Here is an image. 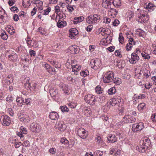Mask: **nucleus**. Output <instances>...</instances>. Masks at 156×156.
I'll list each match as a JSON object with an SVG mask.
<instances>
[{
  "mask_svg": "<svg viewBox=\"0 0 156 156\" xmlns=\"http://www.w3.org/2000/svg\"><path fill=\"white\" fill-rule=\"evenodd\" d=\"M121 98L119 96H115L114 98H112L111 101L108 103V105L103 107V109L106 108L105 111H107L110 108L109 105H111L112 106H114L116 105L119 104L121 102Z\"/></svg>",
  "mask_w": 156,
  "mask_h": 156,
  "instance_id": "nucleus-1",
  "label": "nucleus"
},
{
  "mask_svg": "<svg viewBox=\"0 0 156 156\" xmlns=\"http://www.w3.org/2000/svg\"><path fill=\"white\" fill-rule=\"evenodd\" d=\"M65 17L64 14H61L60 13L58 16H56V20L57 21V26L58 27L62 28L66 25V22L63 20Z\"/></svg>",
  "mask_w": 156,
  "mask_h": 156,
  "instance_id": "nucleus-2",
  "label": "nucleus"
},
{
  "mask_svg": "<svg viewBox=\"0 0 156 156\" xmlns=\"http://www.w3.org/2000/svg\"><path fill=\"white\" fill-rule=\"evenodd\" d=\"M113 77V73L111 71H109L104 74L103 78V81L105 83H110L112 81Z\"/></svg>",
  "mask_w": 156,
  "mask_h": 156,
  "instance_id": "nucleus-3",
  "label": "nucleus"
},
{
  "mask_svg": "<svg viewBox=\"0 0 156 156\" xmlns=\"http://www.w3.org/2000/svg\"><path fill=\"white\" fill-rule=\"evenodd\" d=\"M100 18L99 16L97 15H90L86 19L87 22L90 24H95Z\"/></svg>",
  "mask_w": 156,
  "mask_h": 156,
  "instance_id": "nucleus-4",
  "label": "nucleus"
},
{
  "mask_svg": "<svg viewBox=\"0 0 156 156\" xmlns=\"http://www.w3.org/2000/svg\"><path fill=\"white\" fill-rule=\"evenodd\" d=\"M90 65L91 68L96 69L99 68L101 66V61L98 58H95L91 60Z\"/></svg>",
  "mask_w": 156,
  "mask_h": 156,
  "instance_id": "nucleus-5",
  "label": "nucleus"
},
{
  "mask_svg": "<svg viewBox=\"0 0 156 156\" xmlns=\"http://www.w3.org/2000/svg\"><path fill=\"white\" fill-rule=\"evenodd\" d=\"M0 121L2 125L4 126H9L11 123L10 118L6 115H3L1 116Z\"/></svg>",
  "mask_w": 156,
  "mask_h": 156,
  "instance_id": "nucleus-6",
  "label": "nucleus"
},
{
  "mask_svg": "<svg viewBox=\"0 0 156 156\" xmlns=\"http://www.w3.org/2000/svg\"><path fill=\"white\" fill-rule=\"evenodd\" d=\"M140 15L139 16L138 21L141 23H145L149 19V17L144 10H140Z\"/></svg>",
  "mask_w": 156,
  "mask_h": 156,
  "instance_id": "nucleus-7",
  "label": "nucleus"
},
{
  "mask_svg": "<svg viewBox=\"0 0 156 156\" xmlns=\"http://www.w3.org/2000/svg\"><path fill=\"white\" fill-rule=\"evenodd\" d=\"M78 135L83 139H85L88 136V133L84 128H80L77 130Z\"/></svg>",
  "mask_w": 156,
  "mask_h": 156,
  "instance_id": "nucleus-8",
  "label": "nucleus"
},
{
  "mask_svg": "<svg viewBox=\"0 0 156 156\" xmlns=\"http://www.w3.org/2000/svg\"><path fill=\"white\" fill-rule=\"evenodd\" d=\"M41 129L40 126L37 123L34 122L30 125V129L34 133H38L40 131Z\"/></svg>",
  "mask_w": 156,
  "mask_h": 156,
  "instance_id": "nucleus-9",
  "label": "nucleus"
},
{
  "mask_svg": "<svg viewBox=\"0 0 156 156\" xmlns=\"http://www.w3.org/2000/svg\"><path fill=\"white\" fill-rule=\"evenodd\" d=\"M84 99L86 103L90 105H93L95 104V97L91 94H89L85 96Z\"/></svg>",
  "mask_w": 156,
  "mask_h": 156,
  "instance_id": "nucleus-10",
  "label": "nucleus"
},
{
  "mask_svg": "<svg viewBox=\"0 0 156 156\" xmlns=\"http://www.w3.org/2000/svg\"><path fill=\"white\" fill-rule=\"evenodd\" d=\"M144 128V123L140 122L138 123L133 124L132 126V129L134 132H137L141 130Z\"/></svg>",
  "mask_w": 156,
  "mask_h": 156,
  "instance_id": "nucleus-11",
  "label": "nucleus"
},
{
  "mask_svg": "<svg viewBox=\"0 0 156 156\" xmlns=\"http://www.w3.org/2000/svg\"><path fill=\"white\" fill-rule=\"evenodd\" d=\"M55 128L61 132H63L66 129V126L63 121H58L56 123Z\"/></svg>",
  "mask_w": 156,
  "mask_h": 156,
  "instance_id": "nucleus-12",
  "label": "nucleus"
},
{
  "mask_svg": "<svg viewBox=\"0 0 156 156\" xmlns=\"http://www.w3.org/2000/svg\"><path fill=\"white\" fill-rule=\"evenodd\" d=\"M140 144L141 146H143L142 145H144V148L145 149V148H147L149 147L151 144V142H150V140L148 139L147 137H145L143 139L140 141Z\"/></svg>",
  "mask_w": 156,
  "mask_h": 156,
  "instance_id": "nucleus-13",
  "label": "nucleus"
},
{
  "mask_svg": "<svg viewBox=\"0 0 156 156\" xmlns=\"http://www.w3.org/2000/svg\"><path fill=\"white\" fill-rule=\"evenodd\" d=\"M140 58L138 56L136 53H133L131 55V58L129 60L131 64L136 63Z\"/></svg>",
  "mask_w": 156,
  "mask_h": 156,
  "instance_id": "nucleus-14",
  "label": "nucleus"
},
{
  "mask_svg": "<svg viewBox=\"0 0 156 156\" xmlns=\"http://www.w3.org/2000/svg\"><path fill=\"white\" fill-rule=\"evenodd\" d=\"M67 51L69 53L72 54L77 53L79 51L77 47L75 45L70 46Z\"/></svg>",
  "mask_w": 156,
  "mask_h": 156,
  "instance_id": "nucleus-15",
  "label": "nucleus"
},
{
  "mask_svg": "<svg viewBox=\"0 0 156 156\" xmlns=\"http://www.w3.org/2000/svg\"><path fill=\"white\" fill-rule=\"evenodd\" d=\"M26 41L28 45L30 47L34 48L37 47L38 45L37 42L34 40H32L30 38L28 37L26 39Z\"/></svg>",
  "mask_w": 156,
  "mask_h": 156,
  "instance_id": "nucleus-16",
  "label": "nucleus"
},
{
  "mask_svg": "<svg viewBox=\"0 0 156 156\" xmlns=\"http://www.w3.org/2000/svg\"><path fill=\"white\" fill-rule=\"evenodd\" d=\"M112 38L110 36L107 37L106 38H103L101 39L100 43L101 44L104 45H106L109 44L111 42Z\"/></svg>",
  "mask_w": 156,
  "mask_h": 156,
  "instance_id": "nucleus-17",
  "label": "nucleus"
},
{
  "mask_svg": "<svg viewBox=\"0 0 156 156\" xmlns=\"http://www.w3.org/2000/svg\"><path fill=\"white\" fill-rule=\"evenodd\" d=\"M69 31L70 34L69 37L71 39L74 38L75 36L77 35L78 33V30L76 28H71L70 29Z\"/></svg>",
  "mask_w": 156,
  "mask_h": 156,
  "instance_id": "nucleus-18",
  "label": "nucleus"
},
{
  "mask_svg": "<svg viewBox=\"0 0 156 156\" xmlns=\"http://www.w3.org/2000/svg\"><path fill=\"white\" fill-rule=\"evenodd\" d=\"M20 121L24 123H27L30 121V118L29 116L25 114L21 115L20 118Z\"/></svg>",
  "mask_w": 156,
  "mask_h": 156,
  "instance_id": "nucleus-19",
  "label": "nucleus"
},
{
  "mask_svg": "<svg viewBox=\"0 0 156 156\" xmlns=\"http://www.w3.org/2000/svg\"><path fill=\"white\" fill-rule=\"evenodd\" d=\"M83 112L84 115L87 116H88L92 114L91 109L89 107H84L83 109Z\"/></svg>",
  "mask_w": 156,
  "mask_h": 156,
  "instance_id": "nucleus-20",
  "label": "nucleus"
},
{
  "mask_svg": "<svg viewBox=\"0 0 156 156\" xmlns=\"http://www.w3.org/2000/svg\"><path fill=\"white\" fill-rule=\"evenodd\" d=\"M108 142L109 143H113L116 141L117 139L114 135L109 134L107 137Z\"/></svg>",
  "mask_w": 156,
  "mask_h": 156,
  "instance_id": "nucleus-21",
  "label": "nucleus"
},
{
  "mask_svg": "<svg viewBox=\"0 0 156 156\" xmlns=\"http://www.w3.org/2000/svg\"><path fill=\"white\" fill-rule=\"evenodd\" d=\"M49 117L52 120H56L58 119L59 115L57 113L53 112L50 113Z\"/></svg>",
  "mask_w": 156,
  "mask_h": 156,
  "instance_id": "nucleus-22",
  "label": "nucleus"
},
{
  "mask_svg": "<svg viewBox=\"0 0 156 156\" xmlns=\"http://www.w3.org/2000/svg\"><path fill=\"white\" fill-rule=\"evenodd\" d=\"M144 7L145 9H150L154 10L155 9V6L151 3H146L144 5Z\"/></svg>",
  "mask_w": 156,
  "mask_h": 156,
  "instance_id": "nucleus-23",
  "label": "nucleus"
},
{
  "mask_svg": "<svg viewBox=\"0 0 156 156\" xmlns=\"http://www.w3.org/2000/svg\"><path fill=\"white\" fill-rule=\"evenodd\" d=\"M101 33V35L106 37L110 34L109 30L107 28H102Z\"/></svg>",
  "mask_w": 156,
  "mask_h": 156,
  "instance_id": "nucleus-24",
  "label": "nucleus"
},
{
  "mask_svg": "<svg viewBox=\"0 0 156 156\" xmlns=\"http://www.w3.org/2000/svg\"><path fill=\"white\" fill-rule=\"evenodd\" d=\"M31 91H34L36 88L37 84L35 83H28L26 84Z\"/></svg>",
  "mask_w": 156,
  "mask_h": 156,
  "instance_id": "nucleus-25",
  "label": "nucleus"
},
{
  "mask_svg": "<svg viewBox=\"0 0 156 156\" xmlns=\"http://www.w3.org/2000/svg\"><path fill=\"white\" fill-rule=\"evenodd\" d=\"M34 2L36 5L37 9H40V10H42V6L43 2L40 0H34Z\"/></svg>",
  "mask_w": 156,
  "mask_h": 156,
  "instance_id": "nucleus-26",
  "label": "nucleus"
},
{
  "mask_svg": "<svg viewBox=\"0 0 156 156\" xmlns=\"http://www.w3.org/2000/svg\"><path fill=\"white\" fill-rule=\"evenodd\" d=\"M5 29L10 34H13L15 33V30L13 28L9 25L5 27Z\"/></svg>",
  "mask_w": 156,
  "mask_h": 156,
  "instance_id": "nucleus-27",
  "label": "nucleus"
},
{
  "mask_svg": "<svg viewBox=\"0 0 156 156\" xmlns=\"http://www.w3.org/2000/svg\"><path fill=\"white\" fill-rule=\"evenodd\" d=\"M63 91L64 93L68 94L70 92V88L67 85H64L62 86Z\"/></svg>",
  "mask_w": 156,
  "mask_h": 156,
  "instance_id": "nucleus-28",
  "label": "nucleus"
},
{
  "mask_svg": "<svg viewBox=\"0 0 156 156\" xmlns=\"http://www.w3.org/2000/svg\"><path fill=\"white\" fill-rule=\"evenodd\" d=\"M71 66L72 68V71L74 72L79 71L81 69V66L79 65H72Z\"/></svg>",
  "mask_w": 156,
  "mask_h": 156,
  "instance_id": "nucleus-29",
  "label": "nucleus"
},
{
  "mask_svg": "<svg viewBox=\"0 0 156 156\" xmlns=\"http://www.w3.org/2000/svg\"><path fill=\"white\" fill-rule=\"evenodd\" d=\"M16 101L18 105L19 106H21L24 103L23 99L21 97H17Z\"/></svg>",
  "mask_w": 156,
  "mask_h": 156,
  "instance_id": "nucleus-30",
  "label": "nucleus"
},
{
  "mask_svg": "<svg viewBox=\"0 0 156 156\" xmlns=\"http://www.w3.org/2000/svg\"><path fill=\"white\" fill-rule=\"evenodd\" d=\"M84 19V18L82 16L75 18L73 20V23L74 24H77L79 23L82 22Z\"/></svg>",
  "mask_w": 156,
  "mask_h": 156,
  "instance_id": "nucleus-31",
  "label": "nucleus"
},
{
  "mask_svg": "<svg viewBox=\"0 0 156 156\" xmlns=\"http://www.w3.org/2000/svg\"><path fill=\"white\" fill-rule=\"evenodd\" d=\"M143 146H141V144L140 143V146H137L136 147V149L138 150L139 152L141 153L144 152L147 149V148H145V149L144 147V145H142Z\"/></svg>",
  "mask_w": 156,
  "mask_h": 156,
  "instance_id": "nucleus-32",
  "label": "nucleus"
},
{
  "mask_svg": "<svg viewBox=\"0 0 156 156\" xmlns=\"http://www.w3.org/2000/svg\"><path fill=\"white\" fill-rule=\"evenodd\" d=\"M105 1H107V0H103L102 4V7L106 9L110 8V4L111 3H106L105 2Z\"/></svg>",
  "mask_w": 156,
  "mask_h": 156,
  "instance_id": "nucleus-33",
  "label": "nucleus"
},
{
  "mask_svg": "<svg viewBox=\"0 0 156 156\" xmlns=\"http://www.w3.org/2000/svg\"><path fill=\"white\" fill-rule=\"evenodd\" d=\"M22 4L23 6L25 8L28 7L30 5L29 0H22Z\"/></svg>",
  "mask_w": 156,
  "mask_h": 156,
  "instance_id": "nucleus-34",
  "label": "nucleus"
},
{
  "mask_svg": "<svg viewBox=\"0 0 156 156\" xmlns=\"http://www.w3.org/2000/svg\"><path fill=\"white\" fill-rule=\"evenodd\" d=\"M116 90L115 87H114L109 89L108 90V93L110 95L114 94L116 92Z\"/></svg>",
  "mask_w": 156,
  "mask_h": 156,
  "instance_id": "nucleus-35",
  "label": "nucleus"
},
{
  "mask_svg": "<svg viewBox=\"0 0 156 156\" xmlns=\"http://www.w3.org/2000/svg\"><path fill=\"white\" fill-rule=\"evenodd\" d=\"M136 34L140 37H144L145 36L144 32L142 30L138 29L136 30Z\"/></svg>",
  "mask_w": 156,
  "mask_h": 156,
  "instance_id": "nucleus-36",
  "label": "nucleus"
},
{
  "mask_svg": "<svg viewBox=\"0 0 156 156\" xmlns=\"http://www.w3.org/2000/svg\"><path fill=\"white\" fill-rule=\"evenodd\" d=\"M113 3L114 5L116 8L119 7L121 5L120 0H113Z\"/></svg>",
  "mask_w": 156,
  "mask_h": 156,
  "instance_id": "nucleus-37",
  "label": "nucleus"
},
{
  "mask_svg": "<svg viewBox=\"0 0 156 156\" xmlns=\"http://www.w3.org/2000/svg\"><path fill=\"white\" fill-rule=\"evenodd\" d=\"M141 54L143 58L144 59H146L147 60H148L150 58V56L147 53L145 52H142L141 53Z\"/></svg>",
  "mask_w": 156,
  "mask_h": 156,
  "instance_id": "nucleus-38",
  "label": "nucleus"
},
{
  "mask_svg": "<svg viewBox=\"0 0 156 156\" xmlns=\"http://www.w3.org/2000/svg\"><path fill=\"white\" fill-rule=\"evenodd\" d=\"M125 66V62L124 61H121L118 62L117 66L119 68H122Z\"/></svg>",
  "mask_w": 156,
  "mask_h": 156,
  "instance_id": "nucleus-39",
  "label": "nucleus"
},
{
  "mask_svg": "<svg viewBox=\"0 0 156 156\" xmlns=\"http://www.w3.org/2000/svg\"><path fill=\"white\" fill-rule=\"evenodd\" d=\"M117 13V12L115 10H110L108 12L109 15L111 16L112 18L115 17Z\"/></svg>",
  "mask_w": 156,
  "mask_h": 156,
  "instance_id": "nucleus-40",
  "label": "nucleus"
},
{
  "mask_svg": "<svg viewBox=\"0 0 156 156\" xmlns=\"http://www.w3.org/2000/svg\"><path fill=\"white\" fill-rule=\"evenodd\" d=\"M130 115H127L124 116L123 119V121L126 123H130Z\"/></svg>",
  "mask_w": 156,
  "mask_h": 156,
  "instance_id": "nucleus-41",
  "label": "nucleus"
},
{
  "mask_svg": "<svg viewBox=\"0 0 156 156\" xmlns=\"http://www.w3.org/2000/svg\"><path fill=\"white\" fill-rule=\"evenodd\" d=\"M1 36L2 39L4 40H6L8 38V35L6 34L5 32L4 31H2L1 34Z\"/></svg>",
  "mask_w": 156,
  "mask_h": 156,
  "instance_id": "nucleus-42",
  "label": "nucleus"
},
{
  "mask_svg": "<svg viewBox=\"0 0 156 156\" xmlns=\"http://www.w3.org/2000/svg\"><path fill=\"white\" fill-rule=\"evenodd\" d=\"M89 74V72L87 70L82 71L80 73V75L84 77L86 76Z\"/></svg>",
  "mask_w": 156,
  "mask_h": 156,
  "instance_id": "nucleus-43",
  "label": "nucleus"
},
{
  "mask_svg": "<svg viewBox=\"0 0 156 156\" xmlns=\"http://www.w3.org/2000/svg\"><path fill=\"white\" fill-rule=\"evenodd\" d=\"M119 42L122 44L124 42V38L123 37L122 34L121 33H120L119 34Z\"/></svg>",
  "mask_w": 156,
  "mask_h": 156,
  "instance_id": "nucleus-44",
  "label": "nucleus"
},
{
  "mask_svg": "<svg viewBox=\"0 0 156 156\" xmlns=\"http://www.w3.org/2000/svg\"><path fill=\"white\" fill-rule=\"evenodd\" d=\"M97 140L98 144L100 145H103L105 144L104 142L100 136H98L97 137Z\"/></svg>",
  "mask_w": 156,
  "mask_h": 156,
  "instance_id": "nucleus-45",
  "label": "nucleus"
},
{
  "mask_svg": "<svg viewBox=\"0 0 156 156\" xmlns=\"http://www.w3.org/2000/svg\"><path fill=\"white\" fill-rule=\"evenodd\" d=\"M6 80L8 84H10L12 82L13 79L11 75H9L6 78Z\"/></svg>",
  "mask_w": 156,
  "mask_h": 156,
  "instance_id": "nucleus-46",
  "label": "nucleus"
},
{
  "mask_svg": "<svg viewBox=\"0 0 156 156\" xmlns=\"http://www.w3.org/2000/svg\"><path fill=\"white\" fill-rule=\"evenodd\" d=\"M10 60L12 61L15 60L17 58V56L16 54H14L13 55H10L9 56Z\"/></svg>",
  "mask_w": 156,
  "mask_h": 156,
  "instance_id": "nucleus-47",
  "label": "nucleus"
},
{
  "mask_svg": "<svg viewBox=\"0 0 156 156\" xmlns=\"http://www.w3.org/2000/svg\"><path fill=\"white\" fill-rule=\"evenodd\" d=\"M60 142L63 144L68 145L69 141L65 138H61L60 140Z\"/></svg>",
  "mask_w": 156,
  "mask_h": 156,
  "instance_id": "nucleus-48",
  "label": "nucleus"
},
{
  "mask_svg": "<svg viewBox=\"0 0 156 156\" xmlns=\"http://www.w3.org/2000/svg\"><path fill=\"white\" fill-rule=\"evenodd\" d=\"M38 30L41 34L46 35L47 34L45 30L41 27H39L38 28Z\"/></svg>",
  "mask_w": 156,
  "mask_h": 156,
  "instance_id": "nucleus-49",
  "label": "nucleus"
},
{
  "mask_svg": "<svg viewBox=\"0 0 156 156\" xmlns=\"http://www.w3.org/2000/svg\"><path fill=\"white\" fill-rule=\"evenodd\" d=\"M62 111V112H67L69 111V108L66 106H61L60 107Z\"/></svg>",
  "mask_w": 156,
  "mask_h": 156,
  "instance_id": "nucleus-50",
  "label": "nucleus"
},
{
  "mask_svg": "<svg viewBox=\"0 0 156 156\" xmlns=\"http://www.w3.org/2000/svg\"><path fill=\"white\" fill-rule=\"evenodd\" d=\"M121 51L120 50H116L114 53L115 55L119 57H122V55L121 54Z\"/></svg>",
  "mask_w": 156,
  "mask_h": 156,
  "instance_id": "nucleus-51",
  "label": "nucleus"
},
{
  "mask_svg": "<svg viewBox=\"0 0 156 156\" xmlns=\"http://www.w3.org/2000/svg\"><path fill=\"white\" fill-rule=\"evenodd\" d=\"M5 16H3V14H1L0 16V23H4L5 22Z\"/></svg>",
  "mask_w": 156,
  "mask_h": 156,
  "instance_id": "nucleus-52",
  "label": "nucleus"
},
{
  "mask_svg": "<svg viewBox=\"0 0 156 156\" xmlns=\"http://www.w3.org/2000/svg\"><path fill=\"white\" fill-rule=\"evenodd\" d=\"M96 92L98 94H100L102 93V90L101 87L100 86H98L95 89Z\"/></svg>",
  "mask_w": 156,
  "mask_h": 156,
  "instance_id": "nucleus-53",
  "label": "nucleus"
},
{
  "mask_svg": "<svg viewBox=\"0 0 156 156\" xmlns=\"http://www.w3.org/2000/svg\"><path fill=\"white\" fill-rule=\"evenodd\" d=\"M68 106L72 108H74L76 107L77 105L76 103L72 102L69 103L68 104Z\"/></svg>",
  "mask_w": 156,
  "mask_h": 156,
  "instance_id": "nucleus-54",
  "label": "nucleus"
},
{
  "mask_svg": "<svg viewBox=\"0 0 156 156\" xmlns=\"http://www.w3.org/2000/svg\"><path fill=\"white\" fill-rule=\"evenodd\" d=\"M103 22L106 24H108L110 23L111 20L107 17H105L103 18Z\"/></svg>",
  "mask_w": 156,
  "mask_h": 156,
  "instance_id": "nucleus-55",
  "label": "nucleus"
},
{
  "mask_svg": "<svg viewBox=\"0 0 156 156\" xmlns=\"http://www.w3.org/2000/svg\"><path fill=\"white\" fill-rule=\"evenodd\" d=\"M47 71L49 73L54 75L56 73V71L54 68H51L47 70Z\"/></svg>",
  "mask_w": 156,
  "mask_h": 156,
  "instance_id": "nucleus-56",
  "label": "nucleus"
},
{
  "mask_svg": "<svg viewBox=\"0 0 156 156\" xmlns=\"http://www.w3.org/2000/svg\"><path fill=\"white\" fill-rule=\"evenodd\" d=\"M145 104L144 103H140L138 106V108L139 110H142L145 107Z\"/></svg>",
  "mask_w": 156,
  "mask_h": 156,
  "instance_id": "nucleus-57",
  "label": "nucleus"
},
{
  "mask_svg": "<svg viewBox=\"0 0 156 156\" xmlns=\"http://www.w3.org/2000/svg\"><path fill=\"white\" fill-rule=\"evenodd\" d=\"M151 75V73L149 71L146 70L144 71V77L145 78H148Z\"/></svg>",
  "mask_w": 156,
  "mask_h": 156,
  "instance_id": "nucleus-58",
  "label": "nucleus"
},
{
  "mask_svg": "<svg viewBox=\"0 0 156 156\" xmlns=\"http://www.w3.org/2000/svg\"><path fill=\"white\" fill-rule=\"evenodd\" d=\"M114 82L116 85H119L121 83V79L118 78H115L114 80Z\"/></svg>",
  "mask_w": 156,
  "mask_h": 156,
  "instance_id": "nucleus-59",
  "label": "nucleus"
},
{
  "mask_svg": "<svg viewBox=\"0 0 156 156\" xmlns=\"http://www.w3.org/2000/svg\"><path fill=\"white\" fill-rule=\"evenodd\" d=\"M133 46L127 43L126 46V50L127 51H130Z\"/></svg>",
  "mask_w": 156,
  "mask_h": 156,
  "instance_id": "nucleus-60",
  "label": "nucleus"
},
{
  "mask_svg": "<svg viewBox=\"0 0 156 156\" xmlns=\"http://www.w3.org/2000/svg\"><path fill=\"white\" fill-rule=\"evenodd\" d=\"M132 46L135 44V42L134 41L132 38H130L129 40V43H128Z\"/></svg>",
  "mask_w": 156,
  "mask_h": 156,
  "instance_id": "nucleus-61",
  "label": "nucleus"
},
{
  "mask_svg": "<svg viewBox=\"0 0 156 156\" xmlns=\"http://www.w3.org/2000/svg\"><path fill=\"white\" fill-rule=\"evenodd\" d=\"M49 152L52 154H55L56 151V149L54 148H50L49 149Z\"/></svg>",
  "mask_w": 156,
  "mask_h": 156,
  "instance_id": "nucleus-62",
  "label": "nucleus"
},
{
  "mask_svg": "<svg viewBox=\"0 0 156 156\" xmlns=\"http://www.w3.org/2000/svg\"><path fill=\"white\" fill-rule=\"evenodd\" d=\"M120 22L118 20H115L112 22L113 25L114 26H117L119 24Z\"/></svg>",
  "mask_w": 156,
  "mask_h": 156,
  "instance_id": "nucleus-63",
  "label": "nucleus"
},
{
  "mask_svg": "<svg viewBox=\"0 0 156 156\" xmlns=\"http://www.w3.org/2000/svg\"><path fill=\"white\" fill-rule=\"evenodd\" d=\"M152 120L154 122H156V114H152L151 117Z\"/></svg>",
  "mask_w": 156,
  "mask_h": 156,
  "instance_id": "nucleus-64",
  "label": "nucleus"
}]
</instances>
